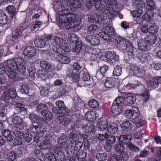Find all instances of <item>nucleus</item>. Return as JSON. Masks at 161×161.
<instances>
[{
    "mask_svg": "<svg viewBox=\"0 0 161 161\" xmlns=\"http://www.w3.org/2000/svg\"><path fill=\"white\" fill-rule=\"evenodd\" d=\"M62 6L58 8V16L56 18V19L60 24H64V25L68 22L73 21L75 19V16L73 13H65L67 11V9H62Z\"/></svg>",
    "mask_w": 161,
    "mask_h": 161,
    "instance_id": "nucleus-1",
    "label": "nucleus"
},
{
    "mask_svg": "<svg viewBox=\"0 0 161 161\" xmlns=\"http://www.w3.org/2000/svg\"><path fill=\"white\" fill-rule=\"evenodd\" d=\"M30 130L32 132L36 133L34 137L33 140L35 142H38L40 141V138L44 135L43 128L40 125H34L32 123L30 126Z\"/></svg>",
    "mask_w": 161,
    "mask_h": 161,
    "instance_id": "nucleus-2",
    "label": "nucleus"
},
{
    "mask_svg": "<svg viewBox=\"0 0 161 161\" xmlns=\"http://www.w3.org/2000/svg\"><path fill=\"white\" fill-rule=\"evenodd\" d=\"M136 101V97L132 96H128L125 99L122 97H118L115 99L116 103L120 104V105H122V104L123 107H125L126 109L130 104H133Z\"/></svg>",
    "mask_w": 161,
    "mask_h": 161,
    "instance_id": "nucleus-3",
    "label": "nucleus"
},
{
    "mask_svg": "<svg viewBox=\"0 0 161 161\" xmlns=\"http://www.w3.org/2000/svg\"><path fill=\"white\" fill-rule=\"evenodd\" d=\"M57 107H54L52 108V111L54 113L58 114V116L67 115L68 114V110L66 107L63 102L58 101L56 103Z\"/></svg>",
    "mask_w": 161,
    "mask_h": 161,
    "instance_id": "nucleus-4",
    "label": "nucleus"
},
{
    "mask_svg": "<svg viewBox=\"0 0 161 161\" xmlns=\"http://www.w3.org/2000/svg\"><path fill=\"white\" fill-rule=\"evenodd\" d=\"M47 108L48 107L46 104L44 103H40L36 106V110L47 119H52L53 118V115L48 110Z\"/></svg>",
    "mask_w": 161,
    "mask_h": 161,
    "instance_id": "nucleus-5",
    "label": "nucleus"
},
{
    "mask_svg": "<svg viewBox=\"0 0 161 161\" xmlns=\"http://www.w3.org/2000/svg\"><path fill=\"white\" fill-rule=\"evenodd\" d=\"M114 31L113 27L110 26H107L105 27L104 31L99 32L98 36L105 40L110 41V37L114 35Z\"/></svg>",
    "mask_w": 161,
    "mask_h": 161,
    "instance_id": "nucleus-6",
    "label": "nucleus"
},
{
    "mask_svg": "<svg viewBox=\"0 0 161 161\" xmlns=\"http://www.w3.org/2000/svg\"><path fill=\"white\" fill-rule=\"evenodd\" d=\"M17 93L14 88L9 89L7 92H5L3 94L4 101L6 103H12V100L15 97Z\"/></svg>",
    "mask_w": 161,
    "mask_h": 161,
    "instance_id": "nucleus-7",
    "label": "nucleus"
},
{
    "mask_svg": "<svg viewBox=\"0 0 161 161\" xmlns=\"http://www.w3.org/2000/svg\"><path fill=\"white\" fill-rule=\"evenodd\" d=\"M120 105L116 103L115 100H114L111 108V111L114 116H115L119 115L122 112V111H125L126 108L123 107V105Z\"/></svg>",
    "mask_w": 161,
    "mask_h": 161,
    "instance_id": "nucleus-8",
    "label": "nucleus"
},
{
    "mask_svg": "<svg viewBox=\"0 0 161 161\" xmlns=\"http://www.w3.org/2000/svg\"><path fill=\"white\" fill-rule=\"evenodd\" d=\"M36 75L37 77L45 80L52 78L54 76V73L52 71H47L43 70H39L37 72Z\"/></svg>",
    "mask_w": 161,
    "mask_h": 161,
    "instance_id": "nucleus-9",
    "label": "nucleus"
},
{
    "mask_svg": "<svg viewBox=\"0 0 161 161\" xmlns=\"http://www.w3.org/2000/svg\"><path fill=\"white\" fill-rule=\"evenodd\" d=\"M85 122L82 124L79 127L82 128L86 133L91 134L94 132V127L90 123H86Z\"/></svg>",
    "mask_w": 161,
    "mask_h": 161,
    "instance_id": "nucleus-10",
    "label": "nucleus"
},
{
    "mask_svg": "<svg viewBox=\"0 0 161 161\" xmlns=\"http://www.w3.org/2000/svg\"><path fill=\"white\" fill-rule=\"evenodd\" d=\"M138 47L139 49L144 51H148L151 49L150 45L145 39H140L138 41Z\"/></svg>",
    "mask_w": 161,
    "mask_h": 161,
    "instance_id": "nucleus-11",
    "label": "nucleus"
},
{
    "mask_svg": "<svg viewBox=\"0 0 161 161\" xmlns=\"http://www.w3.org/2000/svg\"><path fill=\"white\" fill-rule=\"evenodd\" d=\"M70 121L75 123V125H78L80 127L82 124L86 122V120L82 119L81 117L76 114H73L71 117Z\"/></svg>",
    "mask_w": 161,
    "mask_h": 161,
    "instance_id": "nucleus-12",
    "label": "nucleus"
},
{
    "mask_svg": "<svg viewBox=\"0 0 161 161\" xmlns=\"http://www.w3.org/2000/svg\"><path fill=\"white\" fill-rule=\"evenodd\" d=\"M17 154L15 152L10 151L8 150H5L3 152V156L8 161H13L16 159Z\"/></svg>",
    "mask_w": 161,
    "mask_h": 161,
    "instance_id": "nucleus-13",
    "label": "nucleus"
},
{
    "mask_svg": "<svg viewBox=\"0 0 161 161\" xmlns=\"http://www.w3.org/2000/svg\"><path fill=\"white\" fill-rule=\"evenodd\" d=\"M86 40L91 45L96 46L98 45L100 43V40L98 38L94 36L88 35L85 37Z\"/></svg>",
    "mask_w": 161,
    "mask_h": 161,
    "instance_id": "nucleus-14",
    "label": "nucleus"
},
{
    "mask_svg": "<svg viewBox=\"0 0 161 161\" xmlns=\"http://www.w3.org/2000/svg\"><path fill=\"white\" fill-rule=\"evenodd\" d=\"M125 45V50L128 54L130 56H134L136 51V49L134 47L132 44L129 41L126 40Z\"/></svg>",
    "mask_w": 161,
    "mask_h": 161,
    "instance_id": "nucleus-15",
    "label": "nucleus"
},
{
    "mask_svg": "<svg viewBox=\"0 0 161 161\" xmlns=\"http://www.w3.org/2000/svg\"><path fill=\"white\" fill-rule=\"evenodd\" d=\"M133 6L139 10L144 12L146 10V4L142 0H134Z\"/></svg>",
    "mask_w": 161,
    "mask_h": 161,
    "instance_id": "nucleus-16",
    "label": "nucleus"
},
{
    "mask_svg": "<svg viewBox=\"0 0 161 161\" xmlns=\"http://www.w3.org/2000/svg\"><path fill=\"white\" fill-rule=\"evenodd\" d=\"M105 57L107 60L112 63L117 61L118 58V56L115 53L110 51H108L105 54Z\"/></svg>",
    "mask_w": 161,
    "mask_h": 161,
    "instance_id": "nucleus-17",
    "label": "nucleus"
},
{
    "mask_svg": "<svg viewBox=\"0 0 161 161\" xmlns=\"http://www.w3.org/2000/svg\"><path fill=\"white\" fill-rule=\"evenodd\" d=\"M20 60H21L20 58H12L8 59L7 62V66H6V67L7 68L10 67L11 69H15L18 62Z\"/></svg>",
    "mask_w": 161,
    "mask_h": 161,
    "instance_id": "nucleus-18",
    "label": "nucleus"
},
{
    "mask_svg": "<svg viewBox=\"0 0 161 161\" xmlns=\"http://www.w3.org/2000/svg\"><path fill=\"white\" fill-rule=\"evenodd\" d=\"M36 53V49L34 47L28 46L25 48L24 51V55L28 57H32Z\"/></svg>",
    "mask_w": 161,
    "mask_h": 161,
    "instance_id": "nucleus-19",
    "label": "nucleus"
},
{
    "mask_svg": "<svg viewBox=\"0 0 161 161\" xmlns=\"http://www.w3.org/2000/svg\"><path fill=\"white\" fill-rule=\"evenodd\" d=\"M66 29H70L73 32L77 31L79 29V25L77 22H68L67 24L64 25Z\"/></svg>",
    "mask_w": 161,
    "mask_h": 161,
    "instance_id": "nucleus-20",
    "label": "nucleus"
},
{
    "mask_svg": "<svg viewBox=\"0 0 161 161\" xmlns=\"http://www.w3.org/2000/svg\"><path fill=\"white\" fill-rule=\"evenodd\" d=\"M89 22H95L98 23H101L103 21L102 17L99 14H94L88 17Z\"/></svg>",
    "mask_w": 161,
    "mask_h": 161,
    "instance_id": "nucleus-21",
    "label": "nucleus"
},
{
    "mask_svg": "<svg viewBox=\"0 0 161 161\" xmlns=\"http://www.w3.org/2000/svg\"><path fill=\"white\" fill-rule=\"evenodd\" d=\"M143 12H144L139 10H135L131 12V14L132 16L136 18V20L138 24H141L142 23V19L140 16Z\"/></svg>",
    "mask_w": 161,
    "mask_h": 161,
    "instance_id": "nucleus-22",
    "label": "nucleus"
},
{
    "mask_svg": "<svg viewBox=\"0 0 161 161\" xmlns=\"http://www.w3.org/2000/svg\"><path fill=\"white\" fill-rule=\"evenodd\" d=\"M24 105L21 103H19L15 104V112L16 114H23L26 112V109L25 108Z\"/></svg>",
    "mask_w": 161,
    "mask_h": 161,
    "instance_id": "nucleus-23",
    "label": "nucleus"
},
{
    "mask_svg": "<svg viewBox=\"0 0 161 161\" xmlns=\"http://www.w3.org/2000/svg\"><path fill=\"white\" fill-rule=\"evenodd\" d=\"M120 126L122 130L126 132H130L133 127L132 124L128 121L123 122Z\"/></svg>",
    "mask_w": 161,
    "mask_h": 161,
    "instance_id": "nucleus-24",
    "label": "nucleus"
},
{
    "mask_svg": "<svg viewBox=\"0 0 161 161\" xmlns=\"http://www.w3.org/2000/svg\"><path fill=\"white\" fill-rule=\"evenodd\" d=\"M18 71L19 72L22 74H25L26 72V69L25 66L23 62V60H21L19 61L17 65L16 66L15 69Z\"/></svg>",
    "mask_w": 161,
    "mask_h": 161,
    "instance_id": "nucleus-25",
    "label": "nucleus"
},
{
    "mask_svg": "<svg viewBox=\"0 0 161 161\" xmlns=\"http://www.w3.org/2000/svg\"><path fill=\"white\" fill-rule=\"evenodd\" d=\"M2 135L6 139L7 141L11 142L14 139V136L8 130H5L2 132Z\"/></svg>",
    "mask_w": 161,
    "mask_h": 161,
    "instance_id": "nucleus-26",
    "label": "nucleus"
},
{
    "mask_svg": "<svg viewBox=\"0 0 161 161\" xmlns=\"http://www.w3.org/2000/svg\"><path fill=\"white\" fill-rule=\"evenodd\" d=\"M145 40L150 45H153L157 41L158 38L156 36L154 35H151L147 36L145 38Z\"/></svg>",
    "mask_w": 161,
    "mask_h": 161,
    "instance_id": "nucleus-27",
    "label": "nucleus"
},
{
    "mask_svg": "<svg viewBox=\"0 0 161 161\" xmlns=\"http://www.w3.org/2000/svg\"><path fill=\"white\" fill-rule=\"evenodd\" d=\"M130 135H122L117 137L119 140L123 143H126L129 142L132 138Z\"/></svg>",
    "mask_w": 161,
    "mask_h": 161,
    "instance_id": "nucleus-28",
    "label": "nucleus"
},
{
    "mask_svg": "<svg viewBox=\"0 0 161 161\" xmlns=\"http://www.w3.org/2000/svg\"><path fill=\"white\" fill-rule=\"evenodd\" d=\"M75 144L74 147H73V145L71 146L70 149H74V150L71 151V153L74 154L75 153V151H79L81 148L83 143L79 141H77L74 142Z\"/></svg>",
    "mask_w": 161,
    "mask_h": 161,
    "instance_id": "nucleus-29",
    "label": "nucleus"
},
{
    "mask_svg": "<svg viewBox=\"0 0 161 161\" xmlns=\"http://www.w3.org/2000/svg\"><path fill=\"white\" fill-rule=\"evenodd\" d=\"M115 81L112 78H108L104 82L105 86L108 88H111L115 86Z\"/></svg>",
    "mask_w": 161,
    "mask_h": 161,
    "instance_id": "nucleus-30",
    "label": "nucleus"
},
{
    "mask_svg": "<svg viewBox=\"0 0 161 161\" xmlns=\"http://www.w3.org/2000/svg\"><path fill=\"white\" fill-rule=\"evenodd\" d=\"M68 6L74 8H79L81 5L80 2L75 0H68L66 1Z\"/></svg>",
    "mask_w": 161,
    "mask_h": 161,
    "instance_id": "nucleus-31",
    "label": "nucleus"
},
{
    "mask_svg": "<svg viewBox=\"0 0 161 161\" xmlns=\"http://www.w3.org/2000/svg\"><path fill=\"white\" fill-rule=\"evenodd\" d=\"M108 132L111 134H114L118 130V125L114 123L110 124L108 127Z\"/></svg>",
    "mask_w": 161,
    "mask_h": 161,
    "instance_id": "nucleus-32",
    "label": "nucleus"
},
{
    "mask_svg": "<svg viewBox=\"0 0 161 161\" xmlns=\"http://www.w3.org/2000/svg\"><path fill=\"white\" fill-rule=\"evenodd\" d=\"M139 54V56L137 57L140 61L142 62H148L151 60V56L147 53L142 54L140 53Z\"/></svg>",
    "mask_w": 161,
    "mask_h": 161,
    "instance_id": "nucleus-33",
    "label": "nucleus"
},
{
    "mask_svg": "<svg viewBox=\"0 0 161 161\" xmlns=\"http://www.w3.org/2000/svg\"><path fill=\"white\" fill-rule=\"evenodd\" d=\"M107 121L106 120H101L97 123V126L101 130H106L108 128Z\"/></svg>",
    "mask_w": 161,
    "mask_h": 161,
    "instance_id": "nucleus-34",
    "label": "nucleus"
},
{
    "mask_svg": "<svg viewBox=\"0 0 161 161\" xmlns=\"http://www.w3.org/2000/svg\"><path fill=\"white\" fill-rule=\"evenodd\" d=\"M85 116L87 120L90 121H92L96 119L95 113L93 111H88L86 113Z\"/></svg>",
    "mask_w": 161,
    "mask_h": 161,
    "instance_id": "nucleus-35",
    "label": "nucleus"
},
{
    "mask_svg": "<svg viewBox=\"0 0 161 161\" xmlns=\"http://www.w3.org/2000/svg\"><path fill=\"white\" fill-rule=\"evenodd\" d=\"M25 32L17 28L15 30V32L12 35V37L15 39H18L20 38L25 36Z\"/></svg>",
    "mask_w": 161,
    "mask_h": 161,
    "instance_id": "nucleus-36",
    "label": "nucleus"
},
{
    "mask_svg": "<svg viewBox=\"0 0 161 161\" xmlns=\"http://www.w3.org/2000/svg\"><path fill=\"white\" fill-rule=\"evenodd\" d=\"M15 69H11L10 67L6 68V74L11 79H15L16 78V73Z\"/></svg>",
    "mask_w": 161,
    "mask_h": 161,
    "instance_id": "nucleus-37",
    "label": "nucleus"
},
{
    "mask_svg": "<svg viewBox=\"0 0 161 161\" xmlns=\"http://www.w3.org/2000/svg\"><path fill=\"white\" fill-rule=\"evenodd\" d=\"M130 69L134 74L137 76L141 77L142 76V71L137 66L134 65H132Z\"/></svg>",
    "mask_w": 161,
    "mask_h": 161,
    "instance_id": "nucleus-38",
    "label": "nucleus"
},
{
    "mask_svg": "<svg viewBox=\"0 0 161 161\" xmlns=\"http://www.w3.org/2000/svg\"><path fill=\"white\" fill-rule=\"evenodd\" d=\"M153 12L152 11L148 10L147 11L145 14L142 16V18L143 20L149 21H151L153 17Z\"/></svg>",
    "mask_w": 161,
    "mask_h": 161,
    "instance_id": "nucleus-39",
    "label": "nucleus"
},
{
    "mask_svg": "<svg viewBox=\"0 0 161 161\" xmlns=\"http://www.w3.org/2000/svg\"><path fill=\"white\" fill-rule=\"evenodd\" d=\"M35 45L38 48L43 47L46 44L45 41L42 39H37L34 41Z\"/></svg>",
    "mask_w": 161,
    "mask_h": 161,
    "instance_id": "nucleus-40",
    "label": "nucleus"
},
{
    "mask_svg": "<svg viewBox=\"0 0 161 161\" xmlns=\"http://www.w3.org/2000/svg\"><path fill=\"white\" fill-rule=\"evenodd\" d=\"M79 138V136L76 132L72 131L70 134L69 139L71 144H73L74 142L77 141Z\"/></svg>",
    "mask_w": 161,
    "mask_h": 161,
    "instance_id": "nucleus-41",
    "label": "nucleus"
},
{
    "mask_svg": "<svg viewBox=\"0 0 161 161\" xmlns=\"http://www.w3.org/2000/svg\"><path fill=\"white\" fill-rule=\"evenodd\" d=\"M39 147L41 149L43 150H47L49 151L51 148V143L46 141L44 140L43 142L41 143L39 145Z\"/></svg>",
    "mask_w": 161,
    "mask_h": 161,
    "instance_id": "nucleus-42",
    "label": "nucleus"
},
{
    "mask_svg": "<svg viewBox=\"0 0 161 161\" xmlns=\"http://www.w3.org/2000/svg\"><path fill=\"white\" fill-rule=\"evenodd\" d=\"M84 105L83 103L81 101H78L75 103L73 110L75 112L80 111L83 108Z\"/></svg>",
    "mask_w": 161,
    "mask_h": 161,
    "instance_id": "nucleus-43",
    "label": "nucleus"
},
{
    "mask_svg": "<svg viewBox=\"0 0 161 161\" xmlns=\"http://www.w3.org/2000/svg\"><path fill=\"white\" fill-rule=\"evenodd\" d=\"M63 115L58 116V119L60 122L64 125H67L70 122V120L66 117L63 116Z\"/></svg>",
    "mask_w": 161,
    "mask_h": 161,
    "instance_id": "nucleus-44",
    "label": "nucleus"
},
{
    "mask_svg": "<svg viewBox=\"0 0 161 161\" xmlns=\"http://www.w3.org/2000/svg\"><path fill=\"white\" fill-rule=\"evenodd\" d=\"M142 98H143L144 101H147L149 99V93L148 90L146 88H143V92L141 94Z\"/></svg>",
    "mask_w": 161,
    "mask_h": 161,
    "instance_id": "nucleus-45",
    "label": "nucleus"
},
{
    "mask_svg": "<svg viewBox=\"0 0 161 161\" xmlns=\"http://www.w3.org/2000/svg\"><path fill=\"white\" fill-rule=\"evenodd\" d=\"M49 87L47 85H45L42 87L40 91V94L42 96H48Z\"/></svg>",
    "mask_w": 161,
    "mask_h": 161,
    "instance_id": "nucleus-46",
    "label": "nucleus"
},
{
    "mask_svg": "<svg viewBox=\"0 0 161 161\" xmlns=\"http://www.w3.org/2000/svg\"><path fill=\"white\" fill-rule=\"evenodd\" d=\"M135 120L136 127H140L142 126L144 124V119L141 115L139 116Z\"/></svg>",
    "mask_w": 161,
    "mask_h": 161,
    "instance_id": "nucleus-47",
    "label": "nucleus"
},
{
    "mask_svg": "<svg viewBox=\"0 0 161 161\" xmlns=\"http://www.w3.org/2000/svg\"><path fill=\"white\" fill-rule=\"evenodd\" d=\"M107 156L105 153H98L96 156L97 159L98 161H104L107 159Z\"/></svg>",
    "mask_w": 161,
    "mask_h": 161,
    "instance_id": "nucleus-48",
    "label": "nucleus"
},
{
    "mask_svg": "<svg viewBox=\"0 0 161 161\" xmlns=\"http://www.w3.org/2000/svg\"><path fill=\"white\" fill-rule=\"evenodd\" d=\"M53 43L55 44L56 46H60L62 43L65 42V40L62 38L57 36H55L53 39Z\"/></svg>",
    "mask_w": 161,
    "mask_h": 161,
    "instance_id": "nucleus-49",
    "label": "nucleus"
},
{
    "mask_svg": "<svg viewBox=\"0 0 161 161\" xmlns=\"http://www.w3.org/2000/svg\"><path fill=\"white\" fill-rule=\"evenodd\" d=\"M40 66L43 69L46 70L50 69L52 67L50 63L44 60L40 61Z\"/></svg>",
    "mask_w": 161,
    "mask_h": 161,
    "instance_id": "nucleus-50",
    "label": "nucleus"
},
{
    "mask_svg": "<svg viewBox=\"0 0 161 161\" xmlns=\"http://www.w3.org/2000/svg\"><path fill=\"white\" fill-rule=\"evenodd\" d=\"M68 141V137L65 135H62L60 137L58 142L59 144L62 145H65L67 144Z\"/></svg>",
    "mask_w": 161,
    "mask_h": 161,
    "instance_id": "nucleus-51",
    "label": "nucleus"
},
{
    "mask_svg": "<svg viewBox=\"0 0 161 161\" xmlns=\"http://www.w3.org/2000/svg\"><path fill=\"white\" fill-rule=\"evenodd\" d=\"M29 87L28 85L22 84L20 86V91L23 94L28 95L29 93Z\"/></svg>",
    "mask_w": 161,
    "mask_h": 161,
    "instance_id": "nucleus-52",
    "label": "nucleus"
},
{
    "mask_svg": "<svg viewBox=\"0 0 161 161\" xmlns=\"http://www.w3.org/2000/svg\"><path fill=\"white\" fill-rule=\"evenodd\" d=\"M114 149L117 152L121 153L124 150L125 147L122 143L118 142L115 144Z\"/></svg>",
    "mask_w": 161,
    "mask_h": 161,
    "instance_id": "nucleus-53",
    "label": "nucleus"
},
{
    "mask_svg": "<svg viewBox=\"0 0 161 161\" xmlns=\"http://www.w3.org/2000/svg\"><path fill=\"white\" fill-rule=\"evenodd\" d=\"M6 9L8 13L10 14L11 17H13L16 14V9L13 5H10L8 6L7 7Z\"/></svg>",
    "mask_w": 161,
    "mask_h": 161,
    "instance_id": "nucleus-54",
    "label": "nucleus"
},
{
    "mask_svg": "<svg viewBox=\"0 0 161 161\" xmlns=\"http://www.w3.org/2000/svg\"><path fill=\"white\" fill-rule=\"evenodd\" d=\"M68 39L70 42L74 43L78 42L76 35L73 33L69 34L68 35Z\"/></svg>",
    "mask_w": 161,
    "mask_h": 161,
    "instance_id": "nucleus-55",
    "label": "nucleus"
},
{
    "mask_svg": "<svg viewBox=\"0 0 161 161\" xmlns=\"http://www.w3.org/2000/svg\"><path fill=\"white\" fill-rule=\"evenodd\" d=\"M27 70L30 76L35 77L34 75L36 73V69L34 66L31 64V65L28 66Z\"/></svg>",
    "mask_w": 161,
    "mask_h": 161,
    "instance_id": "nucleus-56",
    "label": "nucleus"
},
{
    "mask_svg": "<svg viewBox=\"0 0 161 161\" xmlns=\"http://www.w3.org/2000/svg\"><path fill=\"white\" fill-rule=\"evenodd\" d=\"M52 48L54 52L59 54V57L64 53L60 46L53 45Z\"/></svg>",
    "mask_w": 161,
    "mask_h": 161,
    "instance_id": "nucleus-57",
    "label": "nucleus"
},
{
    "mask_svg": "<svg viewBox=\"0 0 161 161\" xmlns=\"http://www.w3.org/2000/svg\"><path fill=\"white\" fill-rule=\"evenodd\" d=\"M147 8L149 11H151L152 10H154L156 8V6L155 3L153 1L151 0L150 1H147Z\"/></svg>",
    "mask_w": 161,
    "mask_h": 161,
    "instance_id": "nucleus-58",
    "label": "nucleus"
},
{
    "mask_svg": "<svg viewBox=\"0 0 161 161\" xmlns=\"http://www.w3.org/2000/svg\"><path fill=\"white\" fill-rule=\"evenodd\" d=\"M60 46H61V47L64 52H68L70 49V46L69 42H66L65 41L64 42L62 43Z\"/></svg>",
    "mask_w": 161,
    "mask_h": 161,
    "instance_id": "nucleus-59",
    "label": "nucleus"
},
{
    "mask_svg": "<svg viewBox=\"0 0 161 161\" xmlns=\"http://www.w3.org/2000/svg\"><path fill=\"white\" fill-rule=\"evenodd\" d=\"M59 61L61 64H67L70 62V59L69 57L62 55L60 56Z\"/></svg>",
    "mask_w": 161,
    "mask_h": 161,
    "instance_id": "nucleus-60",
    "label": "nucleus"
},
{
    "mask_svg": "<svg viewBox=\"0 0 161 161\" xmlns=\"http://www.w3.org/2000/svg\"><path fill=\"white\" fill-rule=\"evenodd\" d=\"M122 72L121 67L119 65H117L114 68L113 75L114 76H119L121 75Z\"/></svg>",
    "mask_w": 161,
    "mask_h": 161,
    "instance_id": "nucleus-61",
    "label": "nucleus"
},
{
    "mask_svg": "<svg viewBox=\"0 0 161 161\" xmlns=\"http://www.w3.org/2000/svg\"><path fill=\"white\" fill-rule=\"evenodd\" d=\"M8 17L4 14L0 15V24L3 25L6 24L8 22Z\"/></svg>",
    "mask_w": 161,
    "mask_h": 161,
    "instance_id": "nucleus-62",
    "label": "nucleus"
},
{
    "mask_svg": "<svg viewBox=\"0 0 161 161\" xmlns=\"http://www.w3.org/2000/svg\"><path fill=\"white\" fill-rule=\"evenodd\" d=\"M75 47L72 49L73 52L78 53L80 52L82 47V44L80 42H78L75 43Z\"/></svg>",
    "mask_w": 161,
    "mask_h": 161,
    "instance_id": "nucleus-63",
    "label": "nucleus"
},
{
    "mask_svg": "<svg viewBox=\"0 0 161 161\" xmlns=\"http://www.w3.org/2000/svg\"><path fill=\"white\" fill-rule=\"evenodd\" d=\"M147 87L149 88H152L157 87V82L155 81V78L152 80H150L147 82Z\"/></svg>",
    "mask_w": 161,
    "mask_h": 161,
    "instance_id": "nucleus-64",
    "label": "nucleus"
}]
</instances>
